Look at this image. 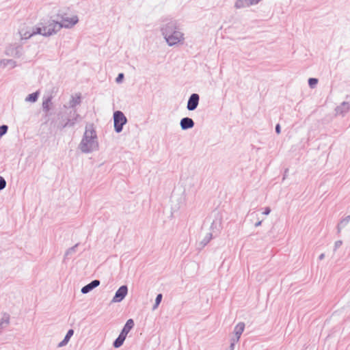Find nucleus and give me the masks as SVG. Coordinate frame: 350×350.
<instances>
[{"label": "nucleus", "instance_id": "f704fd0d", "mask_svg": "<svg viewBox=\"0 0 350 350\" xmlns=\"http://www.w3.org/2000/svg\"><path fill=\"white\" fill-rule=\"evenodd\" d=\"M239 340V339L237 338V337L234 336V338H232L231 339V342H234V344H235L236 342H237Z\"/></svg>", "mask_w": 350, "mask_h": 350}, {"label": "nucleus", "instance_id": "39448f33", "mask_svg": "<svg viewBox=\"0 0 350 350\" xmlns=\"http://www.w3.org/2000/svg\"><path fill=\"white\" fill-rule=\"evenodd\" d=\"M80 115L77 113L76 109L70 111L68 116L66 118L65 122L62 124V128L72 127L76 122L81 120Z\"/></svg>", "mask_w": 350, "mask_h": 350}, {"label": "nucleus", "instance_id": "f3484780", "mask_svg": "<svg viewBox=\"0 0 350 350\" xmlns=\"http://www.w3.org/2000/svg\"><path fill=\"white\" fill-rule=\"evenodd\" d=\"M245 323H239L234 327V332L235 336L237 337L238 339L240 338L243 332L244 331Z\"/></svg>", "mask_w": 350, "mask_h": 350}, {"label": "nucleus", "instance_id": "c756f323", "mask_svg": "<svg viewBox=\"0 0 350 350\" xmlns=\"http://www.w3.org/2000/svg\"><path fill=\"white\" fill-rule=\"evenodd\" d=\"M124 74L123 73H120L118 77H116V81L118 83H120L122 81L123 79H124Z\"/></svg>", "mask_w": 350, "mask_h": 350}, {"label": "nucleus", "instance_id": "412c9836", "mask_svg": "<svg viewBox=\"0 0 350 350\" xmlns=\"http://www.w3.org/2000/svg\"><path fill=\"white\" fill-rule=\"evenodd\" d=\"M39 92L36 91L33 93L29 94L25 99L26 102L35 103L38 100L39 96Z\"/></svg>", "mask_w": 350, "mask_h": 350}, {"label": "nucleus", "instance_id": "a878e982", "mask_svg": "<svg viewBox=\"0 0 350 350\" xmlns=\"http://www.w3.org/2000/svg\"><path fill=\"white\" fill-rule=\"evenodd\" d=\"M318 83V79L316 78H310L308 79V85L311 88H313L315 87V85Z\"/></svg>", "mask_w": 350, "mask_h": 350}, {"label": "nucleus", "instance_id": "4468645a", "mask_svg": "<svg viewBox=\"0 0 350 350\" xmlns=\"http://www.w3.org/2000/svg\"><path fill=\"white\" fill-rule=\"evenodd\" d=\"M10 323V316L8 313H4L2 318L0 319V334L3 330L6 328Z\"/></svg>", "mask_w": 350, "mask_h": 350}, {"label": "nucleus", "instance_id": "4c0bfd02", "mask_svg": "<svg viewBox=\"0 0 350 350\" xmlns=\"http://www.w3.org/2000/svg\"><path fill=\"white\" fill-rule=\"evenodd\" d=\"M288 172V169H286L284 171V175L283 179H284L286 178V176H287Z\"/></svg>", "mask_w": 350, "mask_h": 350}, {"label": "nucleus", "instance_id": "bb28decb", "mask_svg": "<svg viewBox=\"0 0 350 350\" xmlns=\"http://www.w3.org/2000/svg\"><path fill=\"white\" fill-rule=\"evenodd\" d=\"M6 187V181L3 176H0V191L3 190Z\"/></svg>", "mask_w": 350, "mask_h": 350}, {"label": "nucleus", "instance_id": "9b49d317", "mask_svg": "<svg viewBox=\"0 0 350 350\" xmlns=\"http://www.w3.org/2000/svg\"><path fill=\"white\" fill-rule=\"evenodd\" d=\"M52 98V95L43 98L42 107L43 111L46 113V116H48L49 111L51 109Z\"/></svg>", "mask_w": 350, "mask_h": 350}, {"label": "nucleus", "instance_id": "6e6552de", "mask_svg": "<svg viewBox=\"0 0 350 350\" xmlns=\"http://www.w3.org/2000/svg\"><path fill=\"white\" fill-rule=\"evenodd\" d=\"M199 101H200V96L196 93L191 94L188 99V101H187V109L189 111L195 110L198 106Z\"/></svg>", "mask_w": 350, "mask_h": 350}, {"label": "nucleus", "instance_id": "0eeeda50", "mask_svg": "<svg viewBox=\"0 0 350 350\" xmlns=\"http://www.w3.org/2000/svg\"><path fill=\"white\" fill-rule=\"evenodd\" d=\"M58 18L61 19V22H59L60 25H70L72 24L70 28H72L75 25H76L79 22V18L77 16H73L71 18H68L66 16L65 14L58 13L57 14Z\"/></svg>", "mask_w": 350, "mask_h": 350}, {"label": "nucleus", "instance_id": "7c9ffc66", "mask_svg": "<svg viewBox=\"0 0 350 350\" xmlns=\"http://www.w3.org/2000/svg\"><path fill=\"white\" fill-rule=\"evenodd\" d=\"M73 334H74V330H73V329H69V330L67 332V333H66V336H65V338H68V340H70V338L73 336Z\"/></svg>", "mask_w": 350, "mask_h": 350}, {"label": "nucleus", "instance_id": "dca6fc26", "mask_svg": "<svg viewBox=\"0 0 350 350\" xmlns=\"http://www.w3.org/2000/svg\"><path fill=\"white\" fill-rule=\"evenodd\" d=\"M213 235L212 233L209 232L206 234V236L204 237V239L199 243L198 248L199 250L202 249L204 247L209 241L212 239Z\"/></svg>", "mask_w": 350, "mask_h": 350}, {"label": "nucleus", "instance_id": "9d476101", "mask_svg": "<svg viewBox=\"0 0 350 350\" xmlns=\"http://www.w3.org/2000/svg\"><path fill=\"white\" fill-rule=\"evenodd\" d=\"M194 121L191 118L185 117L180 120V126L182 130H187L194 126Z\"/></svg>", "mask_w": 350, "mask_h": 350}, {"label": "nucleus", "instance_id": "423d86ee", "mask_svg": "<svg viewBox=\"0 0 350 350\" xmlns=\"http://www.w3.org/2000/svg\"><path fill=\"white\" fill-rule=\"evenodd\" d=\"M128 293V287L126 285L121 286L116 292L111 302L118 303L122 301Z\"/></svg>", "mask_w": 350, "mask_h": 350}, {"label": "nucleus", "instance_id": "1a4fd4ad", "mask_svg": "<svg viewBox=\"0 0 350 350\" xmlns=\"http://www.w3.org/2000/svg\"><path fill=\"white\" fill-rule=\"evenodd\" d=\"M23 47L20 45L18 46H10L7 48L5 53L8 55L12 56L14 57H20L23 55Z\"/></svg>", "mask_w": 350, "mask_h": 350}, {"label": "nucleus", "instance_id": "2f4dec72", "mask_svg": "<svg viewBox=\"0 0 350 350\" xmlns=\"http://www.w3.org/2000/svg\"><path fill=\"white\" fill-rule=\"evenodd\" d=\"M342 241H337L335 242L334 244V251L336 250L338 247H340L342 245Z\"/></svg>", "mask_w": 350, "mask_h": 350}, {"label": "nucleus", "instance_id": "2eb2a0df", "mask_svg": "<svg viewBox=\"0 0 350 350\" xmlns=\"http://www.w3.org/2000/svg\"><path fill=\"white\" fill-rule=\"evenodd\" d=\"M134 321L132 319H129L126 322L123 329H122L120 334L125 335L126 336L129 334V332L133 329L134 327Z\"/></svg>", "mask_w": 350, "mask_h": 350}, {"label": "nucleus", "instance_id": "f03ea898", "mask_svg": "<svg viewBox=\"0 0 350 350\" xmlns=\"http://www.w3.org/2000/svg\"><path fill=\"white\" fill-rule=\"evenodd\" d=\"M161 32L170 46L182 42L185 40L184 33L180 31L176 21H170L164 24L161 27Z\"/></svg>", "mask_w": 350, "mask_h": 350}, {"label": "nucleus", "instance_id": "4be33fe9", "mask_svg": "<svg viewBox=\"0 0 350 350\" xmlns=\"http://www.w3.org/2000/svg\"><path fill=\"white\" fill-rule=\"evenodd\" d=\"M81 103V96L80 94L77 96H72L71 100H70L69 105L70 107L75 108L76 105H79Z\"/></svg>", "mask_w": 350, "mask_h": 350}, {"label": "nucleus", "instance_id": "20e7f679", "mask_svg": "<svg viewBox=\"0 0 350 350\" xmlns=\"http://www.w3.org/2000/svg\"><path fill=\"white\" fill-rule=\"evenodd\" d=\"M126 122L127 119L121 111H116L113 113V126L116 133H120Z\"/></svg>", "mask_w": 350, "mask_h": 350}, {"label": "nucleus", "instance_id": "f257e3e1", "mask_svg": "<svg viewBox=\"0 0 350 350\" xmlns=\"http://www.w3.org/2000/svg\"><path fill=\"white\" fill-rule=\"evenodd\" d=\"M70 25H60L59 22L55 21L51 18L43 20L36 26L33 27L31 31H24L23 29L20 31L22 38L27 39L37 34H40L44 37H49L56 34L62 28L70 29Z\"/></svg>", "mask_w": 350, "mask_h": 350}, {"label": "nucleus", "instance_id": "ddd939ff", "mask_svg": "<svg viewBox=\"0 0 350 350\" xmlns=\"http://www.w3.org/2000/svg\"><path fill=\"white\" fill-rule=\"evenodd\" d=\"M100 280H92L91 282L88 284L87 285L82 287L81 292L83 294H86L92 291L94 288H96L100 284Z\"/></svg>", "mask_w": 350, "mask_h": 350}, {"label": "nucleus", "instance_id": "6ab92c4d", "mask_svg": "<svg viewBox=\"0 0 350 350\" xmlns=\"http://www.w3.org/2000/svg\"><path fill=\"white\" fill-rule=\"evenodd\" d=\"M7 66H10L11 68H15L16 66V62L13 59H0V67L5 68Z\"/></svg>", "mask_w": 350, "mask_h": 350}, {"label": "nucleus", "instance_id": "c9c22d12", "mask_svg": "<svg viewBox=\"0 0 350 350\" xmlns=\"http://www.w3.org/2000/svg\"><path fill=\"white\" fill-rule=\"evenodd\" d=\"M261 224H262V221H259L256 222L254 226H255V227H258L261 225Z\"/></svg>", "mask_w": 350, "mask_h": 350}, {"label": "nucleus", "instance_id": "72a5a7b5", "mask_svg": "<svg viewBox=\"0 0 350 350\" xmlns=\"http://www.w3.org/2000/svg\"><path fill=\"white\" fill-rule=\"evenodd\" d=\"M275 132L277 134H280L281 133V127L280 124H277L275 126Z\"/></svg>", "mask_w": 350, "mask_h": 350}, {"label": "nucleus", "instance_id": "aec40b11", "mask_svg": "<svg viewBox=\"0 0 350 350\" xmlns=\"http://www.w3.org/2000/svg\"><path fill=\"white\" fill-rule=\"evenodd\" d=\"M126 336L120 333L118 338L114 340L113 345L115 348H119L122 345L126 339Z\"/></svg>", "mask_w": 350, "mask_h": 350}, {"label": "nucleus", "instance_id": "c85d7f7f", "mask_svg": "<svg viewBox=\"0 0 350 350\" xmlns=\"http://www.w3.org/2000/svg\"><path fill=\"white\" fill-rule=\"evenodd\" d=\"M70 340H68V338H65L63 339L62 341H61L58 345H57V347H64L66 346L68 342H69Z\"/></svg>", "mask_w": 350, "mask_h": 350}, {"label": "nucleus", "instance_id": "f8f14e48", "mask_svg": "<svg viewBox=\"0 0 350 350\" xmlns=\"http://www.w3.org/2000/svg\"><path fill=\"white\" fill-rule=\"evenodd\" d=\"M350 109V103L348 102H342L339 106L336 107L335 111L337 115L344 116Z\"/></svg>", "mask_w": 350, "mask_h": 350}, {"label": "nucleus", "instance_id": "b1692460", "mask_svg": "<svg viewBox=\"0 0 350 350\" xmlns=\"http://www.w3.org/2000/svg\"><path fill=\"white\" fill-rule=\"evenodd\" d=\"M78 245L79 244L77 243L75 245L68 249L65 253V258L75 253L76 252V248L77 247Z\"/></svg>", "mask_w": 350, "mask_h": 350}, {"label": "nucleus", "instance_id": "e433bc0d", "mask_svg": "<svg viewBox=\"0 0 350 350\" xmlns=\"http://www.w3.org/2000/svg\"><path fill=\"white\" fill-rule=\"evenodd\" d=\"M325 257V254H321L319 256V259L320 260H323Z\"/></svg>", "mask_w": 350, "mask_h": 350}, {"label": "nucleus", "instance_id": "473e14b6", "mask_svg": "<svg viewBox=\"0 0 350 350\" xmlns=\"http://www.w3.org/2000/svg\"><path fill=\"white\" fill-rule=\"evenodd\" d=\"M271 213V208L269 207H266L265 211L262 212L263 215H268Z\"/></svg>", "mask_w": 350, "mask_h": 350}, {"label": "nucleus", "instance_id": "a211bd4d", "mask_svg": "<svg viewBox=\"0 0 350 350\" xmlns=\"http://www.w3.org/2000/svg\"><path fill=\"white\" fill-rule=\"evenodd\" d=\"M350 221V215L340 221L337 226V232L339 234L341 230L345 228Z\"/></svg>", "mask_w": 350, "mask_h": 350}, {"label": "nucleus", "instance_id": "7ed1b4c3", "mask_svg": "<svg viewBox=\"0 0 350 350\" xmlns=\"http://www.w3.org/2000/svg\"><path fill=\"white\" fill-rule=\"evenodd\" d=\"M79 148L83 153H90L98 149L97 135L93 124H88L85 126Z\"/></svg>", "mask_w": 350, "mask_h": 350}, {"label": "nucleus", "instance_id": "cd10ccee", "mask_svg": "<svg viewBox=\"0 0 350 350\" xmlns=\"http://www.w3.org/2000/svg\"><path fill=\"white\" fill-rule=\"evenodd\" d=\"M70 340H68V338H65L63 339L62 341H61L58 345H57V347H64L66 346L68 342H69Z\"/></svg>", "mask_w": 350, "mask_h": 350}, {"label": "nucleus", "instance_id": "393cba45", "mask_svg": "<svg viewBox=\"0 0 350 350\" xmlns=\"http://www.w3.org/2000/svg\"><path fill=\"white\" fill-rule=\"evenodd\" d=\"M8 126L7 125L3 124L0 126V137L3 136L6 133L8 132Z\"/></svg>", "mask_w": 350, "mask_h": 350}, {"label": "nucleus", "instance_id": "58836bf2", "mask_svg": "<svg viewBox=\"0 0 350 350\" xmlns=\"http://www.w3.org/2000/svg\"><path fill=\"white\" fill-rule=\"evenodd\" d=\"M234 342H231L230 343V350H233L234 348Z\"/></svg>", "mask_w": 350, "mask_h": 350}, {"label": "nucleus", "instance_id": "5701e85b", "mask_svg": "<svg viewBox=\"0 0 350 350\" xmlns=\"http://www.w3.org/2000/svg\"><path fill=\"white\" fill-rule=\"evenodd\" d=\"M162 297H163V295L161 293H159L157 295L156 299H155V303L152 308L153 310H155L159 306V305L161 302Z\"/></svg>", "mask_w": 350, "mask_h": 350}]
</instances>
